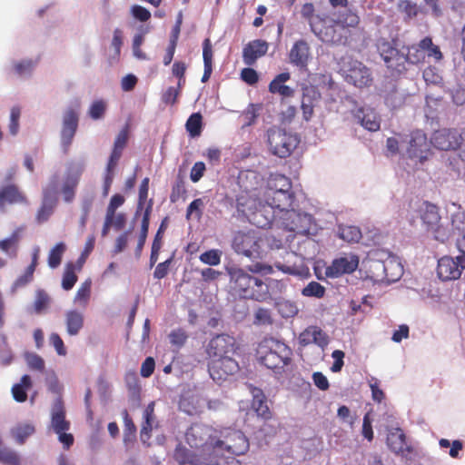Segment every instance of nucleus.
<instances>
[{
	"instance_id": "46",
	"label": "nucleus",
	"mask_w": 465,
	"mask_h": 465,
	"mask_svg": "<svg viewBox=\"0 0 465 465\" xmlns=\"http://www.w3.org/2000/svg\"><path fill=\"white\" fill-rule=\"evenodd\" d=\"M91 284L90 279L84 282L76 292L74 302L83 307H86L91 296Z\"/></svg>"
},
{
	"instance_id": "1",
	"label": "nucleus",
	"mask_w": 465,
	"mask_h": 465,
	"mask_svg": "<svg viewBox=\"0 0 465 465\" xmlns=\"http://www.w3.org/2000/svg\"><path fill=\"white\" fill-rule=\"evenodd\" d=\"M217 430L211 426L195 423L186 432L187 443L197 452H193L184 447H177L174 451V459L180 464L191 465H241V462L234 459H220L213 461L214 438Z\"/></svg>"
},
{
	"instance_id": "39",
	"label": "nucleus",
	"mask_w": 465,
	"mask_h": 465,
	"mask_svg": "<svg viewBox=\"0 0 465 465\" xmlns=\"http://www.w3.org/2000/svg\"><path fill=\"white\" fill-rule=\"evenodd\" d=\"M369 277L376 282H385L386 266L385 261H371L368 267Z\"/></svg>"
},
{
	"instance_id": "53",
	"label": "nucleus",
	"mask_w": 465,
	"mask_h": 465,
	"mask_svg": "<svg viewBox=\"0 0 465 465\" xmlns=\"http://www.w3.org/2000/svg\"><path fill=\"white\" fill-rule=\"evenodd\" d=\"M107 109V103L104 100H95L94 101L88 110V115L93 120H100L103 119Z\"/></svg>"
},
{
	"instance_id": "27",
	"label": "nucleus",
	"mask_w": 465,
	"mask_h": 465,
	"mask_svg": "<svg viewBox=\"0 0 465 465\" xmlns=\"http://www.w3.org/2000/svg\"><path fill=\"white\" fill-rule=\"evenodd\" d=\"M268 50V44L263 40H253L243 48V61L245 64L252 65L255 61L264 55Z\"/></svg>"
},
{
	"instance_id": "2",
	"label": "nucleus",
	"mask_w": 465,
	"mask_h": 465,
	"mask_svg": "<svg viewBox=\"0 0 465 465\" xmlns=\"http://www.w3.org/2000/svg\"><path fill=\"white\" fill-rule=\"evenodd\" d=\"M239 185L246 196L241 195L238 198V204L245 206L250 212L252 213L253 222L259 227H264L269 224V221L262 223L258 220L261 214V210H258V205H262V197L260 190L262 189V178L255 171H244L239 175Z\"/></svg>"
},
{
	"instance_id": "18",
	"label": "nucleus",
	"mask_w": 465,
	"mask_h": 465,
	"mask_svg": "<svg viewBox=\"0 0 465 465\" xmlns=\"http://www.w3.org/2000/svg\"><path fill=\"white\" fill-rule=\"evenodd\" d=\"M79 114L74 108H67L63 115L61 143L64 152L68 151L78 127Z\"/></svg>"
},
{
	"instance_id": "42",
	"label": "nucleus",
	"mask_w": 465,
	"mask_h": 465,
	"mask_svg": "<svg viewBox=\"0 0 465 465\" xmlns=\"http://www.w3.org/2000/svg\"><path fill=\"white\" fill-rule=\"evenodd\" d=\"M203 64H204V72H203V75L202 77V82L205 83L209 80L212 71H213V67H212L213 51H212L211 42L208 38L203 41Z\"/></svg>"
},
{
	"instance_id": "64",
	"label": "nucleus",
	"mask_w": 465,
	"mask_h": 465,
	"mask_svg": "<svg viewBox=\"0 0 465 465\" xmlns=\"http://www.w3.org/2000/svg\"><path fill=\"white\" fill-rule=\"evenodd\" d=\"M398 6L400 11L406 14L410 18L416 16L418 14L417 5L411 0H401Z\"/></svg>"
},
{
	"instance_id": "20",
	"label": "nucleus",
	"mask_w": 465,
	"mask_h": 465,
	"mask_svg": "<svg viewBox=\"0 0 465 465\" xmlns=\"http://www.w3.org/2000/svg\"><path fill=\"white\" fill-rule=\"evenodd\" d=\"M359 265V258L354 254L335 259L325 270V274L330 278H337L344 273H351Z\"/></svg>"
},
{
	"instance_id": "22",
	"label": "nucleus",
	"mask_w": 465,
	"mask_h": 465,
	"mask_svg": "<svg viewBox=\"0 0 465 465\" xmlns=\"http://www.w3.org/2000/svg\"><path fill=\"white\" fill-rule=\"evenodd\" d=\"M346 80L348 83L361 88L369 86L372 82V77L368 67L361 62L354 61L347 71Z\"/></svg>"
},
{
	"instance_id": "59",
	"label": "nucleus",
	"mask_w": 465,
	"mask_h": 465,
	"mask_svg": "<svg viewBox=\"0 0 465 465\" xmlns=\"http://www.w3.org/2000/svg\"><path fill=\"white\" fill-rule=\"evenodd\" d=\"M325 289L317 282H311L306 287L302 289V295L308 297L322 298L324 295Z\"/></svg>"
},
{
	"instance_id": "54",
	"label": "nucleus",
	"mask_w": 465,
	"mask_h": 465,
	"mask_svg": "<svg viewBox=\"0 0 465 465\" xmlns=\"http://www.w3.org/2000/svg\"><path fill=\"white\" fill-rule=\"evenodd\" d=\"M25 360L28 368L32 371H37L43 372L45 368L44 359L35 352H25Z\"/></svg>"
},
{
	"instance_id": "25",
	"label": "nucleus",
	"mask_w": 465,
	"mask_h": 465,
	"mask_svg": "<svg viewBox=\"0 0 465 465\" xmlns=\"http://www.w3.org/2000/svg\"><path fill=\"white\" fill-rule=\"evenodd\" d=\"M321 100V94L312 85L302 88V110L305 121H309L313 115V109L318 105Z\"/></svg>"
},
{
	"instance_id": "40",
	"label": "nucleus",
	"mask_w": 465,
	"mask_h": 465,
	"mask_svg": "<svg viewBox=\"0 0 465 465\" xmlns=\"http://www.w3.org/2000/svg\"><path fill=\"white\" fill-rule=\"evenodd\" d=\"M386 279L385 283H391L400 280L403 274L402 266L394 259H387L385 261Z\"/></svg>"
},
{
	"instance_id": "45",
	"label": "nucleus",
	"mask_w": 465,
	"mask_h": 465,
	"mask_svg": "<svg viewBox=\"0 0 465 465\" xmlns=\"http://www.w3.org/2000/svg\"><path fill=\"white\" fill-rule=\"evenodd\" d=\"M180 409L189 415L195 414L201 408V400L197 396H183L179 402Z\"/></svg>"
},
{
	"instance_id": "7",
	"label": "nucleus",
	"mask_w": 465,
	"mask_h": 465,
	"mask_svg": "<svg viewBox=\"0 0 465 465\" xmlns=\"http://www.w3.org/2000/svg\"><path fill=\"white\" fill-rule=\"evenodd\" d=\"M232 248L239 254L250 259L260 257V239L253 231H239L233 234Z\"/></svg>"
},
{
	"instance_id": "3",
	"label": "nucleus",
	"mask_w": 465,
	"mask_h": 465,
	"mask_svg": "<svg viewBox=\"0 0 465 465\" xmlns=\"http://www.w3.org/2000/svg\"><path fill=\"white\" fill-rule=\"evenodd\" d=\"M249 447V440L242 431L231 428L217 430L214 438L213 461L230 459L231 455H243Z\"/></svg>"
},
{
	"instance_id": "21",
	"label": "nucleus",
	"mask_w": 465,
	"mask_h": 465,
	"mask_svg": "<svg viewBox=\"0 0 465 465\" xmlns=\"http://www.w3.org/2000/svg\"><path fill=\"white\" fill-rule=\"evenodd\" d=\"M431 143L440 150H456L461 143V136L457 130L442 129L433 134Z\"/></svg>"
},
{
	"instance_id": "24",
	"label": "nucleus",
	"mask_w": 465,
	"mask_h": 465,
	"mask_svg": "<svg viewBox=\"0 0 465 465\" xmlns=\"http://www.w3.org/2000/svg\"><path fill=\"white\" fill-rule=\"evenodd\" d=\"M278 285L279 282L277 281L270 280L269 282L266 283L261 279L254 277L248 299H252L260 302H267L272 299L273 288Z\"/></svg>"
},
{
	"instance_id": "30",
	"label": "nucleus",
	"mask_w": 465,
	"mask_h": 465,
	"mask_svg": "<svg viewBox=\"0 0 465 465\" xmlns=\"http://www.w3.org/2000/svg\"><path fill=\"white\" fill-rule=\"evenodd\" d=\"M310 54V47L305 41H298L290 51V61L292 64L303 67L307 64Z\"/></svg>"
},
{
	"instance_id": "60",
	"label": "nucleus",
	"mask_w": 465,
	"mask_h": 465,
	"mask_svg": "<svg viewBox=\"0 0 465 465\" xmlns=\"http://www.w3.org/2000/svg\"><path fill=\"white\" fill-rule=\"evenodd\" d=\"M203 207L204 203L202 198L193 200L187 207L186 218L190 219L192 215H194L196 219H200L203 214Z\"/></svg>"
},
{
	"instance_id": "55",
	"label": "nucleus",
	"mask_w": 465,
	"mask_h": 465,
	"mask_svg": "<svg viewBox=\"0 0 465 465\" xmlns=\"http://www.w3.org/2000/svg\"><path fill=\"white\" fill-rule=\"evenodd\" d=\"M439 445L442 449L450 448L449 454L453 459H458L460 456V452L463 449V442L460 440H455L450 442L447 439H440L439 441Z\"/></svg>"
},
{
	"instance_id": "38",
	"label": "nucleus",
	"mask_w": 465,
	"mask_h": 465,
	"mask_svg": "<svg viewBox=\"0 0 465 465\" xmlns=\"http://www.w3.org/2000/svg\"><path fill=\"white\" fill-rule=\"evenodd\" d=\"M384 99L386 104L392 109L401 107L404 103L403 94L392 83L389 84L385 91Z\"/></svg>"
},
{
	"instance_id": "15",
	"label": "nucleus",
	"mask_w": 465,
	"mask_h": 465,
	"mask_svg": "<svg viewBox=\"0 0 465 465\" xmlns=\"http://www.w3.org/2000/svg\"><path fill=\"white\" fill-rule=\"evenodd\" d=\"M260 361L268 369L281 370L291 361V351L284 344H276L275 350H269L265 352L260 351Z\"/></svg>"
},
{
	"instance_id": "62",
	"label": "nucleus",
	"mask_w": 465,
	"mask_h": 465,
	"mask_svg": "<svg viewBox=\"0 0 465 465\" xmlns=\"http://www.w3.org/2000/svg\"><path fill=\"white\" fill-rule=\"evenodd\" d=\"M272 319L271 312L265 308H259L254 313V324L267 325L272 324Z\"/></svg>"
},
{
	"instance_id": "35",
	"label": "nucleus",
	"mask_w": 465,
	"mask_h": 465,
	"mask_svg": "<svg viewBox=\"0 0 465 465\" xmlns=\"http://www.w3.org/2000/svg\"><path fill=\"white\" fill-rule=\"evenodd\" d=\"M421 220L430 229L434 230L440 222L438 207L435 204L424 203L421 209Z\"/></svg>"
},
{
	"instance_id": "6",
	"label": "nucleus",
	"mask_w": 465,
	"mask_h": 465,
	"mask_svg": "<svg viewBox=\"0 0 465 465\" xmlns=\"http://www.w3.org/2000/svg\"><path fill=\"white\" fill-rule=\"evenodd\" d=\"M51 427L58 434V439L65 448H69L74 443V437L71 433H66L70 429V422L65 419V410L61 398H57L51 410Z\"/></svg>"
},
{
	"instance_id": "58",
	"label": "nucleus",
	"mask_w": 465,
	"mask_h": 465,
	"mask_svg": "<svg viewBox=\"0 0 465 465\" xmlns=\"http://www.w3.org/2000/svg\"><path fill=\"white\" fill-rule=\"evenodd\" d=\"M277 308L281 315L284 318L293 317L299 312L297 305L290 301L277 302Z\"/></svg>"
},
{
	"instance_id": "37",
	"label": "nucleus",
	"mask_w": 465,
	"mask_h": 465,
	"mask_svg": "<svg viewBox=\"0 0 465 465\" xmlns=\"http://www.w3.org/2000/svg\"><path fill=\"white\" fill-rule=\"evenodd\" d=\"M387 444L396 453H402L408 449L405 435L400 429H396L388 434Z\"/></svg>"
},
{
	"instance_id": "14",
	"label": "nucleus",
	"mask_w": 465,
	"mask_h": 465,
	"mask_svg": "<svg viewBox=\"0 0 465 465\" xmlns=\"http://www.w3.org/2000/svg\"><path fill=\"white\" fill-rule=\"evenodd\" d=\"M232 289L241 297L247 298L252 287L254 277L243 269L232 266L227 269Z\"/></svg>"
},
{
	"instance_id": "5",
	"label": "nucleus",
	"mask_w": 465,
	"mask_h": 465,
	"mask_svg": "<svg viewBox=\"0 0 465 465\" xmlns=\"http://www.w3.org/2000/svg\"><path fill=\"white\" fill-rule=\"evenodd\" d=\"M267 143L271 153L285 158L297 147L299 140L295 134L272 127L267 131Z\"/></svg>"
},
{
	"instance_id": "13",
	"label": "nucleus",
	"mask_w": 465,
	"mask_h": 465,
	"mask_svg": "<svg viewBox=\"0 0 465 465\" xmlns=\"http://www.w3.org/2000/svg\"><path fill=\"white\" fill-rule=\"evenodd\" d=\"M379 52L387 67L397 73L407 70L405 53H401L389 42H381L378 45Z\"/></svg>"
},
{
	"instance_id": "51",
	"label": "nucleus",
	"mask_w": 465,
	"mask_h": 465,
	"mask_svg": "<svg viewBox=\"0 0 465 465\" xmlns=\"http://www.w3.org/2000/svg\"><path fill=\"white\" fill-rule=\"evenodd\" d=\"M186 130L192 137L199 136L202 131V115L199 113L193 114L186 122Z\"/></svg>"
},
{
	"instance_id": "4",
	"label": "nucleus",
	"mask_w": 465,
	"mask_h": 465,
	"mask_svg": "<svg viewBox=\"0 0 465 465\" xmlns=\"http://www.w3.org/2000/svg\"><path fill=\"white\" fill-rule=\"evenodd\" d=\"M314 5L312 3H306L302 6L301 15L305 19L312 32L322 42L340 41L341 35L331 28V17L314 14Z\"/></svg>"
},
{
	"instance_id": "50",
	"label": "nucleus",
	"mask_w": 465,
	"mask_h": 465,
	"mask_svg": "<svg viewBox=\"0 0 465 465\" xmlns=\"http://www.w3.org/2000/svg\"><path fill=\"white\" fill-rule=\"evenodd\" d=\"M0 461L5 465H21L20 456L13 450L3 446L0 447Z\"/></svg>"
},
{
	"instance_id": "12",
	"label": "nucleus",
	"mask_w": 465,
	"mask_h": 465,
	"mask_svg": "<svg viewBox=\"0 0 465 465\" xmlns=\"http://www.w3.org/2000/svg\"><path fill=\"white\" fill-rule=\"evenodd\" d=\"M238 371V362L232 356L208 361L209 374L214 381L219 383L225 381L229 376L235 374Z\"/></svg>"
},
{
	"instance_id": "19",
	"label": "nucleus",
	"mask_w": 465,
	"mask_h": 465,
	"mask_svg": "<svg viewBox=\"0 0 465 465\" xmlns=\"http://www.w3.org/2000/svg\"><path fill=\"white\" fill-rule=\"evenodd\" d=\"M464 269L465 265L458 256H444L438 262L437 274L442 281H451L459 279Z\"/></svg>"
},
{
	"instance_id": "10",
	"label": "nucleus",
	"mask_w": 465,
	"mask_h": 465,
	"mask_svg": "<svg viewBox=\"0 0 465 465\" xmlns=\"http://www.w3.org/2000/svg\"><path fill=\"white\" fill-rule=\"evenodd\" d=\"M235 350L234 338L226 334H220L209 341L206 353L209 361H212L223 357H232L235 353Z\"/></svg>"
},
{
	"instance_id": "41",
	"label": "nucleus",
	"mask_w": 465,
	"mask_h": 465,
	"mask_svg": "<svg viewBox=\"0 0 465 465\" xmlns=\"http://www.w3.org/2000/svg\"><path fill=\"white\" fill-rule=\"evenodd\" d=\"M32 387V381L29 375H24L21 378L20 383L15 384L12 388V393L14 396V399L16 401L24 402L26 398V391L31 389Z\"/></svg>"
},
{
	"instance_id": "36",
	"label": "nucleus",
	"mask_w": 465,
	"mask_h": 465,
	"mask_svg": "<svg viewBox=\"0 0 465 465\" xmlns=\"http://www.w3.org/2000/svg\"><path fill=\"white\" fill-rule=\"evenodd\" d=\"M356 117L361 125L369 131H377L380 128V120L376 113L371 109H361Z\"/></svg>"
},
{
	"instance_id": "44",
	"label": "nucleus",
	"mask_w": 465,
	"mask_h": 465,
	"mask_svg": "<svg viewBox=\"0 0 465 465\" xmlns=\"http://www.w3.org/2000/svg\"><path fill=\"white\" fill-rule=\"evenodd\" d=\"M21 231V229H17L10 237L0 241V249L10 257L14 258L16 256V248L13 249V247L18 243Z\"/></svg>"
},
{
	"instance_id": "29",
	"label": "nucleus",
	"mask_w": 465,
	"mask_h": 465,
	"mask_svg": "<svg viewBox=\"0 0 465 465\" xmlns=\"http://www.w3.org/2000/svg\"><path fill=\"white\" fill-rule=\"evenodd\" d=\"M26 197L15 185H7L0 189V209L4 212L6 203H26Z\"/></svg>"
},
{
	"instance_id": "61",
	"label": "nucleus",
	"mask_w": 465,
	"mask_h": 465,
	"mask_svg": "<svg viewBox=\"0 0 465 465\" xmlns=\"http://www.w3.org/2000/svg\"><path fill=\"white\" fill-rule=\"evenodd\" d=\"M200 260L209 265H218L221 262V252L218 250H210L200 255Z\"/></svg>"
},
{
	"instance_id": "28",
	"label": "nucleus",
	"mask_w": 465,
	"mask_h": 465,
	"mask_svg": "<svg viewBox=\"0 0 465 465\" xmlns=\"http://www.w3.org/2000/svg\"><path fill=\"white\" fill-rule=\"evenodd\" d=\"M64 324L69 336H76L84 326V315L78 310H68L64 313Z\"/></svg>"
},
{
	"instance_id": "26",
	"label": "nucleus",
	"mask_w": 465,
	"mask_h": 465,
	"mask_svg": "<svg viewBox=\"0 0 465 465\" xmlns=\"http://www.w3.org/2000/svg\"><path fill=\"white\" fill-rule=\"evenodd\" d=\"M82 171L83 166H78L74 169V166L71 165L68 168L62 185L63 197L66 203H71L74 198L75 188L78 184Z\"/></svg>"
},
{
	"instance_id": "9",
	"label": "nucleus",
	"mask_w": 465,
	"mask_h": 465,
	"mask_svg": "<svg viewBox=\"0 0 465 465\" xmlns=\"http://www.w3.org/2000/svg\"><path fill=\"white\" fill-rule=\"evenodd\" d=\"M401 148L407 157L422 162L427 158L430 144L426 134L422 131L417 130L401 141Z\"/></svg>"
},
{
	"instance_id": "57",
	"label": "nucleus",
	"mask_w": 465,
	"mask_h": 465,
	"mask_svg": "<svg viewBox=\"0 0 465 465\" xmlns=\"http://www.w3.org/2000/svg\"><path fill=\"white\" fill-rule=\"evenodd\" d=\"M77 281V276L74 273V265L73 263H68L65 267L63 280H62V287L65 291L71 290L74 283Z\"/></svg>"
},
{
	"instance_id": "52",
	"label": "nucleus",
	"mask_w": 465,
	"mask_h": 465,
	"mask_svg": "<svg viewBox=\"0 0 465 465\" xmlns=\"http://www.w3.org/2000/svg\"><path fill=\"white\" fill-rule=\"evenodd\" d=\"M66 249L64 242L57 243L49 252L48 255V265L51 268H57L62 261V256Z\"/></svg>"
},
{
	"instance_id": "32",
	"label": "nucleus",
	"mask_w": 465,
	"mask_h": 465,
	"mask_svg": "<svg viewBox=\"0 0 465 465\" xmlns=\"http://www.w3.org/2000/svg\"><path fill=\"white\" fill-rule=\"evenodd\" d=\"M252 395V408L257 413L259 417L265 420L271 418V411L267 405L266 397L262 391L258 388H252L251 390Z\"/></svg>"
},
{
	"instance_id": "56",
	"label": "nucleus",
	"mask_w": 465,
	"mask_h": 465,
	"mask_svg": "<svg viewBox=\"0 0 465 465\" xmlns=\"http://www.w3.org/2000/svg\"><path fill=\"white\" fill-rule=\"evenodd\" d=\"M261 108V104H249V106L242 114V117L244 120L242 127L251 126L255 123L257 117L259 116V111Z\"/></svg>"
},
{
	"instance_id": "48",
	"label": "nucleus",
	"mask_w": 465,
	"mask_h": 465,
	"mask_svg": "<svg viewBox=\"0 0 465 465\" xmlns=\"http://www.w3.org/2000/svg\"><path fill=\"white\" fill-rule=\"evenodd\" d=\"M419 46L425 50V55L427 54L429 57H433L436 61H440L442 58L440 47L432 43L430 37L423 38L419 43Z\"/></svg>"
},
{
	"instance_id": "33",
	"label": "nucleus",
	"mask_w": 465,
	"mask_h": 465,
	"mask_svg": "<svg viewBox=\"0 0 465 465\" xmlns=\"http://www.w3.org/2000/svg\"><path fill=\"white\" fill-rule=\"evenodd\" d=\"M290 79L289 73H282L278 74L270 84L269 90L271 93H278L283 97H292L294 94L293 89L283 84Z\"/></svg>"
},
{
	"instance_id": "49",
	"label": "nucleus",
	"mask_w": 465,
	"mask_h": 465,
	"mask_svg": "<svg viewBox=\"0 0 465 465\" xmlns=\"http://www.w3.org/2000/svg\"><path fill=\"white\" fill-rule=\"evenodd\" d=\"M406 64H418L425 60V50L418 45L408 47L405 54Z\"/></svg>"
},
{
	"instance_id": "23",
	"label": "nucleus",
	"mask_w": 465,
	"mask_h": 465,
	"mask_svg": "<svg viewBox=\"0 0 465 465\" xmlns=\"http://www.w3.org/2000/svg\"><path fill=\"white\" fill-rule=\"evenodd\" d=\"M330 342L329 336L318 326H309L299 335V343L302 346L316 344L324 350Z\"/></svg>"
},
{
	"instance_id": "11",
	"label": "nucleus",
	"mask_w": 465,
	"mask_h": 465,
	"mask_svg": "<svg viewBox=\"0 0 465 465\" xmlns=\"http://www.w3.org/2000/svg\"><path fill=\"white\" fill-rule=\"evenodd\" d=\"M281 224L290 232L306 233L310 229L312 216L294 209H289L279 215Z\"/></svg>"
},
{
	"instance_id": "63",
	"label": "nucleus",
	"mask_w": 465,
	"mask_h": 465,
	"mask_svg": "<svg viewBox=\"0 0 465 465\" xmlns=\"http://www.w3.org/2000/svg\"><path fill=\"white\" fill-rule=\"evenodd\" d=\"M35 67V64L32 60H23L19 63H15L14 65L15 72L19 76L29 75Z\"/></svg>"
},
{
	"instance_id": "8",
	"label": "nucleus",
	"mask_w": 465,
	"mask_h": 465,
	"mask_svg": "<svg viewBox=\"0 0 465 465\" xmlns=\"http://www.w3.org/2000/svg\"><path fill=\"white\" fill-rule=\"evenodd\" d=\"M59 178L54 174L48 183L43 188V200L39 208L36 220L39 223L46 222L53 214L58 202Z\"/></svg>"
},
{
	"instance_id": "47",
	"label": "nucleus",
	"mask_w": 465,
	"mask_h": 465,
	"mask_svg": "<svg viewBox=\"0 0 465 465\" xmlns=\"http://www.w3.org/2000/svg\"><path fill=\"white\" fill-rule=\"evenodd\" d=\"M338 232L339 236L348 242H356L361 237V232L356 226H340Z\"/></svg>"
},
{
	"instance_id": "16",
	"label": "nucleus",
	"mask_w": 465,
	"mask_h": 465,
	"mask_svg": "<svg viewBox=\"0 0 465 465\" xmlns=\"http://www.w3.org/2000/svg\"><path fill=\"white\" fill-rule=\"evenodd\" d=\"M331 28L341 35V39L337 42L326 43L332 45H344L348 38L346 28L356 27L360 23V17L357 13L351 10H347L343 13H340L337 19L331 18Z\"/></svg>"
},
{
	"instance_id": "31",
	"label": "nucleus",
	"mask_w": 465,
	"mask_h": 465,
	"mask_svg": "<svg viewBox=\"0 0 465 465\" xmlns=\"http://www.w3.org/2000/svg\"><path fill=\"white\" fill-rule=\"evenodd\" d=\"M154 411V402H150L145 408L143 415V424L140 432L141 440L143 443H146L151 438V431L153 428L155 426V416L153 414Z\"/></svg>"
},
{
	"instance_id": "34",
	"label": "nucleus",
	"mask_w": 465,
	"mask_h": 465,
	"mask_svg": "<svg viewBox=\"0 0 465 465\" xmlns=\"http://www.w3.org/2000/svg\"><path fill=\"white\" fill-rule=\"evenodd\" d=\"M292 189V183L288 177L280 173H272L267 181V186L263 192H282Z\"/></svg>"
},
{
	"instance_id": "43",
	"label": "nucleus",
	"mask_w": 465,
	"mask_h": 465,
	"mask_svg": "<svg viewBox=\"0 0 465 465\" xmlns=\"http://www.w3.org/2000/svg\"><path fill=\"white\" fill-rule=\"evenodd\" d=\"M34 432L35 427L30 423H19L11 430L12 436L19 444H23Z\"/></svg>"
},
{
	"instance_id": "17",
	"label": "nucleus",
	"mask_w": 465,
	"mask_h": 465,
	"mask_svg": "<svg viewBox=\"0 0 465 465\" xmlns=\"http://www.w3.org/2000/svg\"><path fill=\"white\" fill-rule=\"evenodd\" d=\"M294 195L291 190L275 193L263 192L262 197V205H258V209L260 207L268 205L272 209H278L279 215H281L283 212L289 210V208L292 205Z\"/></svg>"
}]
</instances>
